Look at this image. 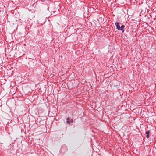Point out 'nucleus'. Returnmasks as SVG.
Listing matches in <instances>:
<instances>
[{
    "label": "nucleus",
    "instance_id": "6e6552de",
    "mask_svg": "<svg viewBox=\"0 0 156 156\" xmlns=\"http://www.w3.org/2000/svg\"><path fill=\"white\" fill-rule=\"evenodd\" d=\"M53 13H54L55 12V11H53Z\"/></svg>",
    "mask_w": 156,
    "mask_h": 156
},
{
    "label": "nucleus",
    "instance_id": "f03ea898",
    "mask_svg": "<svg viewBox=\"0 0 156 156\" xmlns=\"http://www.w3.org/2000/svg\"><path fill=\"white\" fill-rule=\"evenodd\" d=\"M125 27V26L124 25H122L121 27H120L119 30H121L122 33H123L124 32V29Z\"/></svg>",
    "mask_w": 156,
    "mask_h": 156
},
{
    "label": "nucleus",
    "instance_id": "20e7f679",
    "mask_svg": "<svg viewBox=\"0 0 156 156\" xmlns=\"http://www.w3.org/2000/svg\"><path fill=\"white\" fill-rule=\"evenodd\" d=\"M150 132V130H148V131H146V133L147 134V135H146V137H147V138H148L149 137V136H150V135H149Z\"/></svg>",
    "mask_w": 156,
    "mask_h": 156
},
{
    "label": "nucleus",
    "instance_id": "0eeeda50",
    "mask_svg": "<svg viewBox=\"0 0 156 156\" xmlns=\"http://www.w3.org/2000/svg\"><path fill=\"white\" fill-rule=\"evenodd\" d=\"M34 58H33L31 60V62H34Z\"/></svg>",
    "mask_w": 156,
    "mask_h": 156
},
{
    "label": "nucleus",
    "instance_id": "f257e3e1",
    "mask_svg": "<svg viewBox=\"0 0 156 156\" xmlns=\"http://www.w3.org/2000/svg\"><path fill=\"white\" fill-rule=\"evenodd\" d=\"M76 35L77 34H75L74 33L71 34V35L69 36V37L71 36L72 39V40L73 41H76Z\"/></svg>",
    "mask_w": 156,
    "mask_h": 156
},
{
    "label": "nucleus",
    "instance_id": "423d86ee",
    "mask_svg": "<svg viewBox=\"0 0 156 156\" xmlns=\"http://www.w3.org/2000/svg\"><path fill=\"white\" fill-rule=\"evenodd\" d=\"M70 123H73V120L72 119H71L69 121Z\"/></svg>",
    "mask_w": 156,
    "mask_h": 156
},
{
    "label": "nucleus",
    "instance_id": "39448f33",
    "mask_svg": "<svg viewBox=\"0 0 156 156\" xmlns=\"http://www.w3.org/2000/svg\"><path fill=\"white\" fill-rule=\"evenodd\" d=\"M70 121V118L69 117H68L66 119V123L68 124H70L69 121Z\"/></svg>",
    "mask_w": 156,
    "mask_h": 156
},
{
    "label": "nucleus",
    "instance_id": "7ed1b4c3",
    "mask_svg": "<svg viewBox=\"0 0 156 156\" xmlns=\"http://www.w3.org/2000/svg\"><path fill=\"white\" fill-rule=\"evenodd\" d=\"M115 26H116V29L118 30H119V28H120V25H119V22H116L115 23Z\"/></svg>",
    "mask_w": 156,
    "mask_h": 156
}]
</instances>
